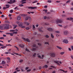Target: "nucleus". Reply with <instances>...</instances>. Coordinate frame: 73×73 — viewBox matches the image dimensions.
Here are the masks:
<instances>
[{"label":"nucleus","instance_id":"10","mask_svg":"<svg viewBox=\"0 0 73 73\" xmlns=\"http://www.w3.org/2000/svg\"><path fill=\"white\" fill-rule=\"evenodd\" d=\"M43 29V27H41V28H39L38 29V30L40 32H43V31H42V30Z\"/></svg>","mask_w":73,"mask_h":73},{"label":"nucleus","instance_id":"22","mask_svg":"<svg viewBox=\"0 0 73 73\" xmlns=\"http://www.w3.org/2000/svg\"><path fill=\"white\" fill-rule=\"evenodd\" d=\"M33 30H35V26L34 25H33Z\"/></svg>","mask_w":73,"mask_h":73},{"label":"nucleus","instance_id":"46","mask_svg":"<svg viewBox=\"0 0 73 73\" xmlns=\"http://www.w3.org/2000/svg\"><path fill=\"white\" fill-rule=\"evenodd\" d=\"M26 29L27 30H29V27H27L26 28Z\"/></svg>","mask_w":73,"mask_h":73},{"label":"nucleus","instance_id":"42","mask_svg":"<svg viewBox=\"0 0 73 73\" xmlns=\"http://www.w3.org/2000/svg\"><path fill=\"white\" fill-rule=\"evenodd\" d=\"M19 6L20 7H23L24 6V5H22V4H21L20 5H19Z\"/></svg>","mask_w":73,"mask_h":73},{"label":"nucleus","instance_id":"7","mask_svg":"<svg viewBox=\"0 0 73 73\" xmlns=\"http://www.w3.org/2000/svg\"><path fill=\"white\" fill-rule=\"evenodd\" d=\"M19 46L21 48H23L25 47V46L23 44H20L19 45Z\"/></svg>","mask_w":73,"mask_h":73},{"label":"nucleus","instance_id":"1","mask_svg":"<svg viewBox=\"0 0 73 73\" xmlns=\"http://www.w3.org/2000/svg\"><path fill=\"white\" fill-rule=\"evenodd\" d=\"M3 26H5L4 27V29H7L10 28V27H9V25L8 24H5Z\"/></svg>","mask_w":73,"mask_h":73},{"label":"nucleus","instance_id":"51","mask_svg":"<svg viewBox=\"0 0 73 73\" xmlns=\"http://www.w3.org/2000/svg\"><path fill=\"white\" fill-rule=\"evenodd\" d=\"M70 0H68V1H67V2H66V3H68L70 2Z\"/></svg>","mask_w":73,"mask_h":73},{"label":"nucleus","instance_id":"12","mask_svg":"<svg viewBox=\"0 0 73 73\" xmlns=\"http://www.w3.org/2000/svg\"><path fill=\"white\" fill-rule=\"evenodd\" d=\"M64 33L65 35H66L68 34V32L67 31H65L64 32Z\"/></svg>","mask_w":73,"mask_h":73},{"label":"nucleus","instance_id":"5","mask_svg":"<svg viewBox=\"0 0 73 73\" xmlns=\"http://www.w3.org/2000/svg\"><path fill=\"white\" fill-rule=\"evenodd\" d=\"M63 42L65 44H68V41L67 39L63 40Z\"/></svg>","mask_w":73,"mask_h":73},{"label":"nucleus","instance_id":"49","mask_svg":"<svg viewBox=\"0 0 73 73\" xmlns=\"http://www.w3.org/2000/svg\"><path fill=\"white\" fill-rule=\"evenodd\" d=\"M29 19V22H31V18H30Z\"/></svg>","mask_w":73,"mask_h":73},{"label":"nucleus","instance_id":"39","mask_svg":"<svg viewBox=\"0 0 73 73\" xmlns=\"http://www.w3.org/2000/svg\"><path fill=\"white\" fill-rule=\"evenodd\" d=\"M73 20V18H70V21H72Z\"/></svg>","mask_w":73,"mask_h":73},{"label":"nucleus","instance_id":"20","mask_svg":"<svg viewBox=\"0 0 73 73\" xmlns=\"http://www.w3.org/2000/svg\"><path fill=\"white\" fill-rule=\"evenodd\" d=\"M6 8H9V7H10V5H6Z\"/></svg>","mask_w":73,"mask_h":73},{"label":"nucleus","instance_id":"4","mask_svg":"<svg viewBox=\"0 0 73 73\" xmlns=\"http://www.w3.org/2000/svg\"><path fill=\"white\" fill-rule=\"evenodd\" d=\"M23 39L25 40L27 42H31L30 40H29L28 38H24Z\"/></svg>","mask_w":73,"mask_h":73},{"label":"nucleus","instance_id":"35","mask_svg":"<svg viewBox=\"0 0 73 73\" xmlns=\"http://www.w3.org/2000/svg\"><path fill=\"white\" fill-rule=\"evenodd\" d=\"M31 70V69L27 70V72H29Z\"/></svg>","mask_w":73,"mask_h":73},{"label":"nucleus","instance_id":"31","mask_svg":"<svg viewBox=\"0 0 73 73\" xmlns=\"http://www.w3.org/2000/svg\"><path fill=\"white\" fill-rule=\"evenodd\" d=\"M25 50L26 51H27V52L29 51V50L28 49H27V48H26Z\"/></svg>","mask_w":73,"mask_h":73},{"label":"nucleus","instance_id":"30","mask_svg":"<svg viewBox=\"0 0 73 73\" xmlns=\"http://www.w3.org/2000/svg\"><path fill=\"white\" fill-rule=\"evenodd\" d=\"M44 44H48V45H49V43H48V42H44Z\"/></svg>","mask_w":73,"mask_h":73},{"label":"nucleus","instance_id":"33","mask_svg":"<svg viewBox=\"0 0 73 73\" xmlns=\"http://www.w3.org/2000/svg\"><path fill=\"white\" fill-rule=\"evenodd\" d=\"M33 47H36V44H34L33 45Z\"/></svg>","mask_w":73,"mask_h":73},{"label":"nucleus","instance_id":"58","mask_svg":"<svg viewBox=\"0 0 73 73\" xmlns=\"http://www.w3.org/2000/svg\"><path fill=\"white\" fill-rule=\"evenodd\" d=\"M4 46V45H3L2 44H1L0 43V46Z\"/></svg>","mask_w":73,"mask_h":73},{"label":"nucleus","instance_id":"17","mask_svg":"<svg viewBox=\"0 0 73 73\" xmlns=\"http://www.w3.org/2000/svg\"><path fill=\"white\" fill-rule=\"evenodd\" d=\"M57 47L60 50H61L62 49V48L60 46H57Z\"/></svg>","mask_w":73,"mask_h":73},{"label":"nucleus","instance_id":"61","mask_svg":"<svg viewBox=\"0 0 73 73\" xmlns=\"http://www.w3.org/2000/svg\"><path fill=\"white\" fill-rule=\"evenodd\" d=\"M15 31H16V32H17L18 31V29H16L15 30Z\"/></svg>","mask_w":73,"mask_h":73},{"label":"nucleus","instance_id":"52","mask_svg":"<svg viewBox=\"0 0 73 73\" xmlns=\"http://www.w3.org/2000/svg\"><path fill=\"white\" fill-rule=\"evenodd\" d=\"M69 38H70V39H73V37H69Z\"/></svg>","mask_w":73,"mask_h":73},{"label":"nucleus","instance_id":"47","mask_svg":"<svg viewBox=\"0 0 73 73\" xmlns=\"http://www.w3.org/2000/svg\"><path fill=\"white\" fill-rule=\"evenodd\" d=\"M23 61V60L22 59H21V60H20L19 62H20V63H21V62H22V61Z\"/></svg>","mask_w":73,"mask_h":73},{"label":"nucleus","instance_id":"62","mask_svg":"<svg viewBox=\"0 0 73 73\" xmlns=\"http://www.w3.org/2000/svg\"><path fill=\"white\" fill-rule=\"evenodd\" d=\"M58 26L60 27H62V25H61L60 24L58 25Z\"/></svg>","mask_w":73,"mask_h":73},{"label":"nucleus","instance_id":"25","mask_svg":"<svg viewBox=\"0 0 73 73\" xmlns=\"http://www.w3.org/2000/svg\"><path fill=\"white\" fill-rule=\"evenodd\" d=\"M32 50H33V51H35L36 50V48H33L32 49Z\"/></svg>","mask_w":73,"mask_h":73},{"label":"nucleus","instance_id":"54","mask_svg":"<svg viewBox=\"0 0 73 73\" xmlns=\"http://www.w3.org/2000/svg\"><path fill=\"white\" fill-rule=\"evenodd\" d=\"M7 8H7V7H3V9H4V10H5V9H7Z\"/></svg>","mask_w":73,"mask_h":73},{"label":"nucleus","instance_id":"55","mask_svg":"<svg viewBox=\"0 0 73 73\" xmlns=\"http://www.w3.org/2000/svg\"><path fill=\"white\" fill-rule=\"evenodd\" d=\"M5 64V62L4 61H3V62H2V64Z\"/></svg>","mask_w":73,"mask_h":73},{"label":"nucleus","instance_id":"40","mask_svg":"<svg viewBox=\"0 0 73 73\" xmlns=\"http://www.w3.org/2000/svg\"><path fill=\"white\" fill-rule=\"evenodd\" d=\"M51 36L52 38H54V36L52 34H51Z\"/></svg>","mask_w":73,"mask_h":73},{"label":"nucleus","instance_id":"13","mask_svg":"<svg viewBox=\"0 0 73 73\" xmlns=\"http://www.w3.org/2000/svg\"><path fill=\"white\" fill-rule=\"evenodd\" d=\"M21 17L20 16H19L17 17V20H19L21 19Z\"/></svg>","mask_w":73,"mask_h":73},{"label":"nucleus","instance_id":"6","mask_svg":"<svg viewBox=\"0 0 73 73\" xmlns=\"http://www.w3.org/2000/svg\"><path fill=\"white\" fill-rule=\"evenodd\" d=\"M37 7H28V8L29 9H37Z\"/></svg>","mask_w":73,"mask_h":73},{"label":"nucleus","instance_id":"14","mask_svg":"<svg viewBox=\"0 0 73 73\" xmlns=\"http://www.w3.org/2000/svg\"><path fill=\"white\" fill-rule=\"evenodd\" d=\"M13 29H15L17 27V25H14L13 26Z\"/></svg>","mask_w":73,"mask_h":73},{"label":"nucleus","instance_id":"34","mask_svg":"<svg viewBox=\"0 0 73 73\" xmlns=\"http://www.w3.org/2000/svg\"><path fill=\"white\" fill-rule=\"evenodd\" d=\"M21 15L22 17H24V16H25V14H21Z\"/></svg>","mask_w":73,"mask_h":73},{"label":"nucleus","instance_id":"2","mask_svg":"<svg viewBox=\"0 0 73 73\" xmlns=\"http://www.w3.org/2000/svg\"><path fill=\"white\" fill-rule=\"evenodd\" d=\"M62 22V21L60 19H57L56 20V22H54V23H61Z\"/></svg>","mask_w":73,"mask_h":73},{"label":"nucleus","instance_id":"36","mask_svg":"<svg viewBox=\"0 0 73 73\" xmlns=\"http://www.w3.org/2000/svg\"><path fill=\"white\" fill-rule=\"evenodd\" d=\"M13 33L14 34H17V32H14Z\"/></svg>","mask_w":73,"mask_h":73},{"label":"nucleus","instance_id":"45","mask_svg":"<svg viewBox=\"0 0 73 73\" xmlns=\"http://www.w3.org/2000/svg\"><path fill=\"white\" fill-rule=\"evenodd\" d=\"M18 7H15V10H18V9L17 8Z\"/></svg>","mask_w":73,"mask_h":73},{"label":"nucleus","instance_id":"8","mask_svg":"<svg viewBox=\"0 0 73 73\" xmlns=\"http://www.w3.org/2000/svg\"><path fill=\"white\" fill-rule=\"evenodd\" d=\"M24 24L26 25L27 26L29 25L30 23H28L27 22H25L24 23Z\"/></svg>","mask_w":73,"mask_h":73},{"label":"nucleus","instance_id":"29","mask_svg":"<svg viewBox=\"0 0 73 73\" xmlns=\"http://www.w3.org/2000/svg\"><path fill=\"white\" fill-rule=\"evenodd\" d=\"M43 11H44V12L45 13H46L47 12V10H43Z\"/></svg>","mask_w":73,"mask_h":73},{"label":"nucleus","instance_id":"56","mask_svg":"<svg viewBox=\"0 0 73 73\" xmlns=\"http://www.w3.org/2000/svg\"><path fill=\"white\" fill-rule=\"evenodd\" d=\"M26 3V2H22L21 4H25Z\"/></svg>","mask_w":73,"mask_h":73},{"label":"nucleus","instance_id":"15","mask_svg":"<svg viewBox=\"0 0 73 73\" xmlns=\"http://www.w3.org/2000/svg\"><path fill=\"white\" fill-rule=\"evenodd\" d=\"M54 62L55 63H56L58 65H59V64L58 63L59 62L58 61H54Z\"/></svg>","mask_w":73,"mask_h":73},{"label":"nucleus","instance_id":"16","mask_svg":"<svg viewBox=\"0 0 73 73\" xmlns=\"http://www.w3.org/2000/svg\"><path fill=\"white\" fill-rule=\"evenodd\" d=\"M48 67V66L47 65H45L44 66H43V68H47Z\"/></svg>","mask_w":73,"mask_h":73},{"label":"nucleus","instance_id":"21","mask_svg":"<svg viewBox=\"0 0 73 73\" xmlns=\"http://www.w3.org/2000/svg\"><path fill=\"white\" fill-rule=\"evenodd\" d=\"M10 2H13V3H16V1L15 0H13V1H10Z\"/></svg>","mask_w":73,"mask_h":73},{"label":"nucleus","instance_id":"50","mask_svg":"<svg viewBox=\"0 0 73 73\" xmlns=\"http://www.w3.org/2000/svg\"><path fill=\"white\" fill-rule=\"evenodd\" d=\"M39 69L41 70L42 69V67H41V66H39Z\"/></svg>","mask_w":73,"mask_h":73},{"label":"nucleus","instance_id":"57","mask_svg":"<svg viewBox=\"0 0 73 73\" xmlns=\"http://www.w3.org/2000/svg\"><path fill=\"white\" fill-rule=\"evenodd\" d=\"M29 69V68L28 67H27L26 68H25V70H27Z\"/></svg>","mask_w":73,"mask_h":73},{"label":"nucleus","instance_id":"19","mask_svg":"<svg viewBox=\"0 0 73 73\" xmlns=\"http://www.w3.org/2000/svg\"><path fill=\"white\" fill-rule=\"evenodd\" d=\"M38 58H39L41 59H43V58H42V57H41V56L40 55H38Z\"/></svg>","mask_w":73,"mask_h":73},{"label":"nucleus","instance_id":"24","mask_svg":"<svg viewBox=\"0 0 73 73\" xmlns=\"http://www.w3.org/2000/svg\"><path fill=\"white\" fill-rule=\"evenodd\" d=\"M13 10L12 9V10H10V13H13Z\"/></svg>","mask_w":73,"mask_h":73},{"label":"nucleus","instance_id":"18","mask_svg":"<svg viewBox=\"0 0 73 73\" xmlns=\"http://www.w3.org/2000/svg\"><path fill=\"white\" fill-rule=\"evenodd\" d=\"M3 26H0V30H3Z\"/></svg>","mask_w":73,"mask_h":73},{"label":"nucleus","instance_id":"3","mask_svg":"<svg viewBox=\"0 0 73 73\" xmlns=\"http://www.w3.org/2000/svg\"><path fill=\"white\" fill-rule=\"evenodd\" d=\"M50 56L51 57H54L55 56V54L53 53H50Z\"/></svg>","mask_w":73,"mask_h":73},{"label":"nucleus","instance_id":"48","mask_svg":"<svg viewBox=\"0 0 73 73\" xmlns=\"http://www.w3.org/2000/svg\"><path fill=\"white\" fill-rule=\"evenodd\" d=\"M38 45L39 46H41L42 45V44H41L40 43H38Z\"/></svg>","mask_w":73,"mask_h":73},{"label":"nucleus","instance_id":"23","mask_svg":"<svg viewBox=\"0 0 73 73\" xmlns=\"http://www.w3.org/2000/svg\"><path fill=\"white\" fill-rule=\"evenodd\" d=\"M7 34H8V35H10V36H13V33H7Z\"/></svg>","mask_w":73,"mask_h":73},{"label":"nucleus","instance_id":"37","mask_svg":"<svg viewBox=\"0 0 73 73\" xmlns=\"http://www.w3.org/2000/svg\"><path fill=\"white\" fill-rule=\"evenodd\" d=\"M43 18H44V19H47V17L46 16H45L43 17Z\"/></svg>","mask_w":73,"mask_h":73},{"label":"nucleus","instance_id":"11","mask_svg":"<svg viewBox=\"0 0 73 73\" xmlns=\"http://www.w3.org/2000/svg\"><path fill=\"white\" fill-rule=\"evenodd\" d=\"M30 18H31V17H29L28 16L26 17H25V20H28V19H29Z\"/></svg>","mask_w":73,"mask_h":73},{"label":"nucleus","instance_id":"26","mask_svg":"<svg viewBox=\"0 0 73 73\" xmlns=\"http://www.w3.org/2000/svg\"><path fill=\"white\" fill-rule=\"evenodd\" d=\"M64 52H62L60 53V54L61 55H63Z\"/></svg>","mask_w":73,"mask_h":73},{"label":"nucleus","instance_id":"64","mask_svg":"<svg viewBox=\"0 0 73 73\" xmlns=\"http://www.w3.org/2000/svg\"><path fill=\"white\" fill-rule=\"evenodd\" d=\"M71 48H72V50H73V46H71Z\"/></svg>","mask_w":73,"mask_h":73},{"label":"nucleus","instance_id":"38","mask_svg":"<svg viewBox=\"0 0 73 73\" xmlns=\"http://www.w3.org/2000/svg\"><path fill=\"white\" fill-rule=\"evenodd\" d=\"M3 39V40H4V38L3 37H0V39L1 40H2Z\"/></svg>","mask_w":73,"mask_h":73},{"label":"nucleus","instance_id":"41","mask_svg":"<svg viewBox=\"0 0 73 73\" xmlns=\"http://www.w3.org/2000/svg\"><path fill=\"white\" fill-rule=\"evenodd\" d=\"M50 67L51 68H54V67L53 66H50Z\"/></svg>","mask_w":73,"mask_h":73},{"label":"nucleus","instance_id":"60","mask_svg":"<svg viewBox=\"0 0 73 73\" xmlns=\"http://www.w3.org/2000/svg\"><path fill=\"white\" fill-rule=\"evenodd\" d=\"M19 25V26L21 27V26H22V24H20Z\"/></svg>","mask_w":73,"mask_h":73},{"label":"nucleus","instance_id":"63","mask_svg":"<svg viewBox=\"0 0 73 73\" xmlns=\"http://www.w3.org/2000/svg\"><path fill=\"white\" fill-rule=\"evenodd\" d=\"M71 57L72 59H73V56L71 55Z\"/></svg>","mask_w":73,"mask_h":73},{"label":"nucleus","instance_id":"28","mask_svg":"<svg viewBox=\"0 0 73 73\" xmlns=\"http://www.w3.org/2000/svg\"><path fill=\"white\" fill-rule=\"evenodd\" d=\"M36 55V53H34V54L33 55V57H35V56Z\"/></svg>","mask_w":73,"mask_h":73},{"label":"nucleus","instance_id":"32","mask_svg":"<svg viewBox=\"0 0 73 73\" xmlns=\"http://www.w3.org/2000/svg\"><path fill=\"white\" fill-rule=\"evenodd\" d=\"M45 37H46V38H49V36L48 35H45Z\"/></svg>","mask_w":73,"mask_h":73},{"label":"nucleus","instance_id":"9","mask_svg":"<svg viewBox=\"0 0 73 73\" xmlns=\"http://www.w3.org/2000/svg\"><path fill=\"white\" fill-rule=\"evenodd\" d=\"M47 30L49 31H53V29L52 28H48Z\"/></svg>","mask_w":73,"mask_h":73},{"label":"nucleus","instance_id":"59","mask_svg":"<svg viewBox=\"0 0 73 73\" xmlns=\"http://www.w3.org/2000/svg\"><path fill=\"white\" fill-rule=\"evenodd\" d=\"M12 40V39H11V40H8V42L9 43Z\"/></svg>","mask_w":73,"mask_h":73},{"label":"nucleus","instance_id":"43","mask_svg":"<svg viewBox=\"0 0 73 73\" xmlns=\"http://www.w3.org/2000/svg\"><path fill=\"white\" fill-rule=\"evenodd\" d=\"M37 1H34V2H33L32 3H36L37 2Z\"/></svg>","mask_w":73,"mask_h":73},{"label":"nucleus","instance_id":"27","mask_svg":"<svg viewBox=\"0 0 73 73\" xmlns=\"http://www.w3.org/2000/svg\"><path fill=\"white\" fill-rule=\"evenodd\" d=\"M47 2L48 3H51V1L50 0H48L47 1Z\"/></svg>","mask_w":73,"mask_h":73},{"label":"nucleus","instance_id":"53","mask_svg":"<svg viewBox=\"0 0 73 73\" xmlns=\"http://www.w3.org/2000/svg\"><path fill=\"white\" fill-rule=\"evenodd\" d=\"M56 33H59L60 32L58 31H56Z\"/></svg>","mask_w":73,"mask_h":73},{"label":"nucleus","instance_id":"44","mask_svg":"<svg viewBox=\"0 0 73 73\" xmlns=\"http://www.w3.org/2000/svg\"><path fill=\"white\" fill-rule=\"evenodd\" d=\"M15 30H11L10 31V32H15Z\"/></svg>","mask_w":73,"mask_h":73}]
</instances>
